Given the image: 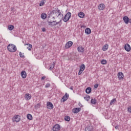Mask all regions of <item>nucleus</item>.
<instances>
[{
    "mask_svg": "<svg viewBox=\"0 0 131 131\" xmlns=\"http://www.w3.org/2000/svg\"><path fill=\"white\" fill-rule=\"evenodd\" d=\"M7 49L10 53H15L17 51V47L14 44H9L7 46Z\"/></svg>",
    "mask_w": 131,
    "mask_h": 131,
    "instance_id": "obj_1",
    "label": "nucleus"
},
{
    "mask_svg": "<svg viewBox=\"0 0 131 131\" xmlns=\"http://www.w3.org/2000/svg\"><path fill=\"white\" fill-rule=\"evenodd\" d=\"M63 18V22H68L71 18V13L70 12H68Z\"/></svg>",
    "mask_w": 131,
    "mask_h": 131,
    "instance_id": "obj_2",
    "label": "nucleus"
},
{
    "mask_svg": "<svg viewBox=\"0 0 131 131\" xmlns=\"http://www.w3.org/2000/svg\"><path fill=\"white\" fill-rule=\"evenodd\" d=\"M60 129H61V127L59 124H56L52 128L53 131H59Z\"/></svg>",
    "mask_w": 131,
    "mask_h": 131,
    "instance_id": "obj_3",
    "label": "nucleus"
},
{
    "mask_svg": "<svg viewBox=\"0 0 131 131\" xmlns=\"http://www.w3.org/2000/svg\"><path fill=\"white\" fill-rule=\"evenodd\" d=\"M81 111V108L80 107H76L72 110V112L74 114H77L79 112H80Z\"/></svg>",
    "mask_w": 131,
    "mask_h": 131,
    "instance_id": "obj_4",
    "label": "nucleus"
},
{
    "mask_svg": "<svg viewBox=\"0 0 131 131\" xmlns=\"http://www.w3.org/2000/svg\"><path fill=\"white\" fill-rule=\"evenodd\" d=\"M47 109L52 110V109H54V104H53L51 102H47Z\"/></svg>",
    "mask_w": 131,
    "mask_h": 131,
    "instance_id": "obj_5",
    "label": "nucleus"
},
{
    "mask_svg": "<svg viewBox=\"0 0 131 131\" xmlns=\"http://www.w3.org/2000/svg\"><path fill=\"white\" fill-rule=\"evenodd\" d=\"M72 45H73V42L72 41H68L65 45V49H69V48L72 47Z\"/></svg>",
    "mask_w": 131,
    "mask_h": 131,
    "instance_id": "obj_6",
    "label": "nucleus"
},
{
    "mask_svg": "<svg viewBox=\"0 0 131 131\" xmlns=\"http://www.w3.org/2000/svg\"><path fill=\"white\" fill-rule=\"evenodd\" d=\"M94 129V127L92 125L89 124L85 128V131H93Z\"/></svg>",
    "mask_w": 131,
    "mask_h": 131,
    "instance_id": "obj_7",
    "label": "nucleus"
},
{
    "mask_svg": "<svg viewBox=\"0 0 131 131\" xmlns=\"http://www.w3.org/2000/svg\"><path fill=\"white\" fill-rule=\"evenodd\" d=\"M123 20L125 24H128V23H129V18H128V16H124L123 17Z\"/></svg>",
    "mask_w": 131,
    "mask_h": 131,
    "instance_id": "obj_8",
    "label": "nucleus"
},
{
    "mask_svg": "<svg viewBox=\"0 0 131 131\" xmlns=\"http://www.w3.org/2000/svg\"><path fill=\"white\" fill-rule=\"evenodd\" d=\"M84 69H85V66H80V69L78 74V75H81Z\"/></svg>",
    "mask_w": 131,
    "mask_h": 131,
    "instance_id": "obj_9",
    "label": "nucleus"
},
{
    "mask_svg": "<svg viewBox=\"0 0 131 131\" xmlns=\"http://www.w3.org/2000/svg\"><path fill=\"white\" fill-rule=\"evenodd\" d=\"M124 50H125L126 52H130V46L129 45L128 43L125 44L124 46Z\"/></svg>",
    "mask_w": 131,
    "mask_h": 131,
    "instance_id": "obj_10",
    "label": "nucleus"
},
{
    "mask_svg": "<svg viewBox=\"0 0 131 131\" xmlns=\"http://www.w3.org/2000/svg\"><path fill=\"white\" fill-rule=\"evenodd\" d=\"M69 98V95L66 93L65 95L62 97L61 100H62V102H65L68 100V98Z\"/></svg>",
    "mask_w": 131,
    "mask_h": 131,
    "instance_id": "obj_11",
    "label": "nucleus"
},
{
    "mask_svg": "<svg viewBox=\"0 0 131 131\" xmlns=\"http://www.w3.org/2000/svg\"><path fill=\"white\" fill-rule=\"evenodd\" d=\"M98 9L99 11H103V10L105 9V5L104 4H99L98 5Z\"/></svg>",
    "mask_w": 131,
    "mask_h": 131,
    "instance_id": "obj_12",
    "label": "nucleus"
},
{
    "mask_svg": "<svg viewBox=\"0 0 131 131\" xmlns=\"http://www.w3.org/2000/svg\"><path fill=\"white\" fill-rule=\"evenodd\" d=\"M56 14H58V15H57V17H59V16H60V17H61V19H63V14H62V13H61V11H60V10L58 9V8H57L56 9Z\"/></svg>",
    "mask_w": 131,
    "mask_h": 131,
    "instance_id": "obj_13",
    "label": "nucleus"
},
{
    "mask_svg": "<svg viewBox=\"0 0 131 131\" xmlns=\"http://www.w3.org/2000/svg\"><path fill=\"white\" fill-rule=\"evenodd\" d=\"M20 75L22 78H26V76H27V74L26 73V72L25 71H22L20 73Z\"/></svg>",
    "mask_w": 131,
    "mask_h": 131,
    "instance_id": "obj_14",
    "label": "nucleus"
},
{
    "mask_svg": "<svg viewBox=\"0 0 131 131\" xmlns=\"http://www.w3.org/2000/svg\"><path fill=\"white\" fill-rule=\"evenodd\" d=\"M18 116H19V115H15L14 116L13 120H14V121H15V122H19V121H20V120H21V119H20V118H18Z\"/></svg>",
    "mask_w": 131,
    "mask_h": 131,
    "instance_id": "obj_15",
    "label": "nucleus"
},
{
    "mask_svg": "<svg viewBox=\"0 0 131 131\" xmlns=\"http://www.w3.org/2000/svg\"><path fill=\"white\" fill-rule=\"evenodd\" d=\"M54 14H55V16H57V9H56V10H53L51 12H50V13L49 14V16H48V18H50L51 15H54Z\"/></svg>",
    "mask_w": 131,
    "mask_h": 131,
    "instance_id": "obj_16",
    "label": "nucleus"
},
{
    "mask_svg": "<svg viewBox=\"0 0 131 131\" xmlns=\"http://www.w3.org/2000/svg\"><path fill=\"white\" fill-rule=\"evenodd\" d=\"M77 50L79 53H83V52H84V48L82 46H80L77 48Z\"/></svg>",
    "mask_w": 131,
    "mask_h": 131,
    "instance_id": "obj_17",
    "label": "nucleus"
},
{
    "mask_svg": "<svg viewBox=\"0 0 131 131\" xmlns=\"http://www.w3.org/2000/svg\"><path fill=\"white\" fill-rule=\"evenodd\" d=\"M123 77H124V76L123 75V73L120 72L118 74V78L119 79H123Z\"/></svg>",
    "mask_w": 131,
    "mask_h": 131,
    "instance_id": "obj_18",
    "label": "nucleus"
},
{
    "mask_svg": "<svg viewBox=\"0 0 131 131\" xmlns=\"http://www.w3.org/2000/svg\"><path fill=\"white\" fill-rule=\"evenodd\" d=\"M25 46L27 47V49H28L29 51H31V49H32V45L31 44L26 43Z\"/></svg>",
    "mask_w": 131,
    "mask_h": 131,
    "instance_id": "obj_19",
    "label": "nucleus"
},
{
    "mask_svg": "<svg viewBox=\"0 0 131 131\" xmlns=\"http://www.w3.org/2000/svg\"><path fill=\"white\" fill-rule=\"evenodd\" d=\"M48 22L49 23V25L50 26H56L55 24V22H57V21L55 20V21H50L49 20H48Z\"/></svg>",
    "mask_w": 131,
    "mask_h": 131,
    "instance_id": "obj_20",
    "label": "nucleus"
},
{
    "mask_svg": "<svg viewBox=\"0 0 131 131\" xmlns=\"http://www.w3.org/2000/svg\"><path fill=\"white\" fill-rule=\"evenodd\" d=\"M85 33L86 34H91L92 33V30L90 28H87L85 30Z\"/></svg>",
    "mask_w": 131,
    "mask_h": 131,
    "instance_id": "obj_21",
    "label": "nucleus"
},
{
    "mask_svg": "<svg viewBox=\"0 0 131 131\" xmlns=\"http://www.w3.org/2000/svg\"><path fill=\"white\" fill-rule=\"evenodd\" d=\"M25 98L26 100H30L31 99V95L29 94H27L25 95Z\"/></svg>",
    "mask_w": 131,
    "mask_h": 131,
    "instance_id": "obj_22",
    "label": "nucleus"
},
{
    "mask_svg": "<svg viewBox=\"0 0 131 131\" xmlns=\"http://www.w3.org/2000/svg\"><path fill=\"white\" fill-rule=\"evenodd\" d=\"M86 94H91L92 93V88L91 87H88L85 90Z\"/></svg>",
    "mask_w": 131,
    "mask_h": 131,
    "instance_id": "obj_23",
    "label": "nucleus"
},
{
    "mask_svg": "<svg viewBox=\"0 0 131 131\" xmlns=\"http://www.w3.org/2000/svg\"><path fill=\"white\" fill-rule=\"evenodd\" d=\"M97 102H98V100L95 98L92 99L91 100V103L93 105H96V104H97Z\"/></svg>",
    "mask_w": 131,
    "mask_h": 131,
    "instance_id": "obj_24",
    "label": "nucleus"
},
{
    "mask_svg": "<svg viewBox=\"0 0 131 131\" xmlns=\"http://www.w3.org/2000/svg\"><path fill=\"white\" fill-rule=\"evenodd\" d=\"M108 47H109V45H108L107 44H105L102 47V51H107V50H108Z\"/></svg>",
    "mask_w": 131,
    "mask_h": 131,
    "instance_id": "obj_25",
    "label": "nucleus"
},
{
    "mask_svg": "<svg viewBox=\"0 0 131 131\" xmlns=\"http://www.w3.org/2000/svg\"><path fill=\"white\" fill-rule=\"evenodd\" d=\"M41 18L45 20V19L47 18V14L43 13L41 14Z\"/></svg>",
    "mask_w": 131,
    "mask_h": 131,
    "instance_id": "obj_26",
    "label": "nucleus"
},
{
    "mask_svg": "<svg viewBox=\"0 0 131 131\" xmlns=\"http://www.w3.org/2000/svg\"><path fill=\"white\" fill-rule=\"evenodd\" d=\"M14 28H15V27H14V26L9 25L8 29V30H10V31H12V30H13V29H14Z\"/></svg>",
    "mask_w": 131,
    "mask_h": 131,
    "instance_id": "obj_27",
    "label": "nucleus"
},
{
    "mask_svg": "<svg viewBox=\"0 0 131 131\" xmlns=\"http://www.w3.org/2000/svg\"><path fill=\"white\" fill-rule=\"evenodd\" d=\"M78 16L80 18H83L84 17V13L82 12H80L78 13Z\"/></svg>",
    "mask_w": 131,
    "mask_h": 131,
    "instance_id": "obj_28",
    "label": "nucleus"
},
{
    "mask_svg": "<svg viewBox=\"0 0 131 131\" xmlns=\"http://www.w3.org/2000/svg\"><path fill=\"white\" fill-rule=\"evenodd\" d=\"M75 55H71L70 57L69 58L70 60L71 61H73V60L75 59Z\"/></svg>",
    "mask_w": 131,
    "mask_h": 131,
    "instance_id": "obj_29",
    "label": "nucleus"
},
{
    "mask_svg": "<svg viewBox=\"0 0 131 131\" xmlns=\"http://www.w3.org/2000/svg\"><path fill=\"white\" fill-rule=\"evenodd\" d=\"M27 118L29 119V120H32V115L30 114H28L27 116Z\"/></svg>",
    "mask_w": 131,
    "mask_h": 131,
    "instance_id": "obj_30",
    "label": "nucleus"
},
{
    "mask_svg": "<svg viewBox=\"0 0 131 131\" xmlns=\"http://www.w3.org/2000/svg\"><path fill=\"white\" fill-rule=\"evenodd\" d=\"M64 120L66 121H70V117L69 116H66L64 117Z\"/></svg>",
    "mask_w": 131,
    "mask_h": 131,
    "instance_id": "obj_31",
    "label": "nucleus"
},
{
    "mask_svg": "<svg viewBox=\"0 0 131 131\" xmlns=\"http://www.w3.org/2000/svg\"><path fill=\"white\" fill-rule=\"evenodd\" d=\"M84 99H85V100H86L87 102H89V101H90V99H91V96H90L89 95H86V97H84Z\"/></svg>",
    "mask_w": 131,
    "mask_h": 131,
    "instance_id": "obj_32",
    "label": "nucleus"
},
{
    "mask_svg": "<svg viewBox=\"0 0 131 131\" xmlns=\"http://www.w3.org/2000/svg\"><path fill=\"white\" fill-rule=\"evenodd\" d=\"M115 102H116V98H114L113 100H112L110 103V105H113Z\"/></svg>",
    "mask_w": 131,
    "mask_h": 131,
    "instance_id": "obj_33",
    "label": "nucleus"
},
{
    "mask_svg": "<svg viewBox=\"0 0 131 131\" xmlns=\"http://www.w3.org/2000/svg\"><path fill=\"white\" fill-rule=\"evenodd\" d=\"M45 3H46V1L45 0L41 1L39 3L40 7H42V6H43V5H45Z\"/></svg>",
    "mask_w": 131,
    "mask_h": 131,
    "instance_id": "obj_34",
    "label": "nucleus"
},
{
    "mask_svg": "<svg viewBox=\"0 0 131 131\" xmlns=\"http://www.w3.org/2000/svg\"><path fill=\"white\" fill-rule=\"evenodd\" d=\"M101 63L102 65H105V64H107V60H105V59H102L101 61Z\"/></svg>",
    "mask_w": 131,
    "mask_h": 131,
    "instance_id": "obj_35",
    "label": "nucleus"
},
{
    "mask_svg": "<svg viewBox=\"0 0 131 131\" xmlns=\"http://www.w3.org/2000/svg\"><path fill=\"white\" fill-rule=\"evenodd\" d=\"M24 53L22 54L21 52H19V56L20 58H25V56H24Z\"/></svg>",
    "mask_w": 131,
    "mask_h": 131,
    "instance_id": "obj_36",
    "label": "nucleus"
},
{
    "mask_svg": "<svg viewBox=\"0 0 131 131\" xmlns=\"http://www.w3.org/2000/svg\"><path fill=\"white\" fill-rule=\"evenodd\" d=\"M51 86V84L50 83H47L45 85L46 89H48V88H50Z\"/></svg>",
    "mask_w": 131,
    "mask_h": 131,
    "instance_id": "obj_37",
    "label": "nucleus"
},
{
    "mask_svg": "<svg viewBox=\"0 0 131 131\" xmlns=\"http://www.w3.org/2000/svg\"><path fill=\"white\" fill-rule=\"evenodd\" d=\"M35 107L36 108H40V104L37 103L35 106Z\"/></svg>",
    "mask_w": 131,
    "mask_h": 131,
    "instance_id": "obj_38",
    "label": "nucleus"
},
{
    "mask_svg": "<svg viewBox=\"0 0 131 131\" xmlns=\"http://www.w3.org/2000/svg\"><path fill=\"white\" fill-rule=\"evenodd\" d=\"M127 111H128V112H129V113H131V106H129L128 107Z\"/></svg>",
    "mask_w": 131,
    "mask_h": 131,
    "instance_id": "obj_39",
    "label": "nucleus"
},
{
    "mask_svg": "<svg viewBox=\"0 0 131 131\" xmlns=\"http://www.w3.org/2000/svg\"><path fill=\"white\" fill-rule=\"evenodd\" d=\"M99 86V84H95L94 85V89H97V88Z\"/></svg>",
    "mask_w": 131,
    "mask_h": 131,
    "instance_id": "obj_40",
    "label": "nucleus"
},
{
    "mask_svg": "<svg viewBox=\"0 0 131 131\" xmlns=\"http://www.w3.org/2000/svg\"><path fill=\"white\" fill-rule=\"evenodd\" d=\"M53 69H54V66H53V67L51 66V67L49 68V70H53Z\"/></svg>",
    "mask_w": 131,
    "mask_h": 131,
    "instance_id": "obj_41",
    "label": "nucleus"
},
{
    "mask_svg": "<svg viewBox=\"0 0 131 131\" xmlns=\"http://www.w3.org/2000/svg\"><path fill=\"white\" fill-rule=\"evenodd\" d=\"M58 23H59V26H61V25H62V20L60 19V21H58Z\"/></svg>",
    "mask_w": 131,
    "mask_h": 131,
    "instance_id": "obj_42",
    "label": "nucleus"
},
{
    "mask_svg": "<svg viewBox=\"0 0 131 131\" xmlns=\"http://www.w3.org/2000/svg\"><path fill=\"white\" fill-rule=\"evenodd\" d=\"M41 29L43 32H46V28H42Z\"/></svg>",
    "mask_w": 131,
    "mask_h": 131,
    "instance_id": "obj_43",
    "label": "nucleus"
},
{
    "mask_svg": "<svg viewBox=\"0 0 131 131\" xmlns=\"http://www.w3.org/2000/svg\"><path fill=\"white\" fill-rule=\"evenodd\" d=\"M79 105L80 106V107L81 108L82 107H83V105H82V104H81V103H80V102L79 103Z\"/></svg>",
    "mask_w": 131,
    "mask_h": 131,
    "instance_id": "obj_44",
    "label": "nucleus"
},
{
    "mask_svg": "<svg viewBox=\"0 0 131 131\" xmlns=\"http://www.w3.org/2000/svg\"><path fill=\"white\" fill-rule=\"evenodd\" d=\"M46 78V76H43L41 78V80H43V79H45Z\"/></svg>",
    "mask_w": 131,
    "mask_h": 131,
    "instance_id": "obj_45",
    "label": "nucleus"
},
{
    "mask_svg": "<svg viewBox=\"0 0 131 131\" xmlns=\"http://www.w3.org/2000/svg\"><path fill=\"white\" fill-rule=\"evenodd\" d=\"M60 23H59V21H58V22H55V24H54V25H58V24H59Z\"/></svg>",
    "mask_w": 131,
    "mask_h": 131,
    "instance_id": "obj_46",
    "label": "nucleus"
},
{
    "mask_svg": "<svg viewBox=\"0 0 131 131\" xmlns=\"http://www.w3.org/2000/svg\"><path fill=\"white\" fill-rule=\"evenodd\" d=\"M129 23L131 24V18H129Z\"/></svg>",
    "mask_w": 131,
    "mask_h": 131,
    "instance_id": "obj_47",
    "label": "nucleus"
},
{
    "mask_svg": "<svg viewBox=\"0 0 131 131\" xmlns=\"http://www.w3.org/2000/svg\"><path fill=\"white\" fill-rule=\"evenodd\" d=\"M70 90H72V91H73V86H71L70 88Z\"/></svg>",
    "mask_w": 131,
    "mask_h": 131,
    "instance_id": "obj_48",
    "label": "nucleus"
},
{
    "mask_svg": "<svg viewBox=\"0 0 131 131\" xmlns=\"http://www.w3.org/2000/svg\"><path fill=\"white\" fill-rule=\"evenodd\" d=\"M52 65H53V66H55V62H53Z\"/></svg>",
    "mask_w": 131,
    "mask_h": 131,
    "instance_id": "obj_49",
    "label": "nucleus"
},
{
    "mask_svg": "<svg viewBox=\"0 0 131 131\" xmlns=\"http://www.w3.org/2000/svg\"><path fill=\"white\" fill-rule=\"evenodd\" d=\"M80 66H84V64H82L80 65Z\"/></svg>",
    "mask_w": 131,
    "mask_h": 131,
    "instance_id": "obj_50",
    "label": "nucleus"
},
{
    "mask_svg": "<svg viewBox=\"0 0 131 131\" xmlns=\"http://www.w3.org/2000/svg\"><path fill=\"white\" fill-rule=\"evenodd\" d=\"M53 19H54V20H55V17L54 16L53 17Z\"/></svg>",
    "mask_w": 131,
    "mask_h": 131,
    "instance_id": "obj_51",
    "label": "nucleus"
},
{
    "mask_svg": "<svg viewBox=\"0 0 131 131\" xmlns=\"http://www.w3.org/2000/svg\"><path fill=\"white\" fill-rule=\"evenodd\" d=\"M82 27H84V26H81V28H82Z\"/></svg>",
    "mask_w": 131,
    "mask_h": 131,
    "instance_id": "obj_52",
    "label": "nucleus"
},
{
    "mask_svg": "<svg viewBox=\"0 0 131 131\" xmlns=\"http://www.w3.org/2000/svg\"><path fill=\"white\" fill-rule=\"evenodd\" d=\"M117 126H116V127H115V128H116V129H117Z\"/></svg>",
    "mask_w": 131,
    "mask_h": 131,
    "instance_id": "obj_53",
    "label": "nucleus"
},
{
    "mask_svg": "<svg viewBox=\"0 0 131 131\" xmlns=\"http://www.w3.org/2000/svg\"><path fill=\"white\" fill-rule=\"evenodd\" d=\"M56 15H58V13H56Z\"/></svg>",
    "mask_w": 131,
    "mask_h": 131,
    "instance_id": "obj_54",
    "label": "nucleus"
}]
</instances>
